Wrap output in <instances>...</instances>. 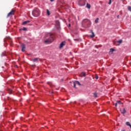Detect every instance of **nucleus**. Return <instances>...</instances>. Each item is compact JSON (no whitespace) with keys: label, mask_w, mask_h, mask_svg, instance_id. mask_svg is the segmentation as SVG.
I'll use <instances>...</instances> for the list:
<instances>
[{"label":"nucleus","mask_w":131,"mask_h":131,"mask_svg":"<svg viewBox=\"0 0 131 131\" xmlns=\"http://www.w3.org/2000/svg\"><path fill=\"white\" fill-rule=\"evenodd\" d=\"M94 96L95 98L98 97V94L96 93L94 94Z\"/></svg>","instance_id":"nucleus-21"},{"label":"nucleus","mask_w":131,"mask_h":131,"mask_svg":"<svg viewBox=\"0 0 131 131\" xmlns=\"http://www.w3.org/2000/svg\"><path fill=\"white\" fill-rule=\"evenodd\" d=\"M115 42H118L119 43H122V40L120 39V40L116 41V42H114V45H115Z\"/></svg>","instance_id":"nucleus-14"},{"label":"nucleus","mask_w":131,"mask_h":131,"mask_svg":"<svg viewBox=\"0 0 131 131\" xmlns=\"http://www.w3.org/2000/svg\"><path fill=\"white\" fill-rule=\"evenodd\" d=\"M86 8H87V9H91V5L89 4V3H87Z\"/></svg>","instance_id":"nucleus-16"},{"label":"nucleus","mask_w":131,"mask_h":131,"mask_svg":"<svg viewBox=\"0 0 131 131\" xmlns=\"http://www.w3.org/2000/svg\"><path fill=\"white\" fill-rule=\"evenodd\" d=\"M55 26L57 30H59L60 29V21H59V20H56L55 21Z\"/></svg>","instance_id":"nucleus-6"},{"label":"nucleus","mask_w":131,"mask_h":131,"mask_svg":"<svg viewBox=\"0 0 131 131\" xmlns=\"http://www.w3.org/2000/svg\"><path fill=\"white\" fill-rule=\"evenodd\" d=\"M28 23H30V20H26L23 23V25H26V24H28Z\"/></svg>","instance_id":"nucleus-13"},{"label":"nucleus","mask_w":131,"mask_h":131,"mask_svg":"<svg viewBox=\"0 0 131 131\" xmlns=\"http://www.w3.org/2000/svg\"><path fill=\"white\" fill-rule=\"evenodd\" d=\"M8 92L9 95H11L12 94V90L11 89H8Z\"/></svg>","instance_id":"nucleus-19"},{"label":"nucleus","mask_w":131,"mask_h":131,"mask_svg":"<svg viewBox=\"0 0 131 131\" xmlns=\"http://www.w3.org/2000/svg\"><path fill=\"white\" fill-rule=\"evenodd\" d=\"M21 51L22 52H25V49H26V46H25V44L22 43L21 44Z\"/></svg>","instance_id":"nucleus-8"},{"label":"nucleus","mask_w":131,"mask_h":131,"mask_svg":"<svg viewBox=\"0 0 131 131\" xmlns=\"http://www.w3.org/2000/svg\"><path fill=\"white\" fill-rule=\"evenodd\" d=\"M47 14L48 16H50V15H51V13L50 12V10H49V9H47Z\"/></svg>","instance_id":"nucleus-17"},{"label":"nucleus","mask_w":131,"mask_h":131,"mask_svg":"<svg viewBox=\"0 0 131 131\" xmlns=\"http://www.w3.org/2000/svg\"><path fill=\"white\" fill-rule=\"evenodd\" d=\"M112 0H109L108 5H111V2Z\"/></svg>","instance_id":"nucleus-25"},{"label":"nucleus","mask_w":131,"mask_h":131,"mask_svg":"<svg viewBox=\"0 0 131 131\" xmlns=\"http://www.w3.org/2000/svg\"><path fill=\"white\" fill-rule=\"evenodd\" d=\"M117 104H118V103L117 102V103H116V104H115V106L116 107V106H117Z\"/></svg>","instance_id":"nucleus-30"},{"label":"nucleus","mask_w":131,"mask_h":131,"mask_svg":"<svg viewBox=\"0 0 131 131\" xmlns=\"http://www.w3.org/2000/svg\"><path fill=\"white\" fill-rule=\"evenodd\" d=\"M127 9L131 12V6H128Z\"/></svg>","instance_id":"nucleus-22"},{"label":"nucleus","mask_w":131,"mask_h":131,"mask_svg":"<svg viewBox=\"0 0 131 131\" xmlns=\"http://www.w3.org/2000/svg\"><path fill=\"white\" fill-rule=\"evenodd\" d=\"M76 85H80V83H79V82L78 81H75L74 82H73V86H74V88H76Z\"/></svg>","instance_id":"nucleus-7"},{"label":"nucleus","mask_w":131,"mask_h":131,"mask_svg":"<svg viewBox=\"0 0 131 131\" xmlns=\"http://www.w3.org/2000/svg\"><path fill=\"white\" fill-rule=\"evenodd\" d=\"M117 17H118V18H119V15H118V16H117Z\"/></svg>","instance_id":"nucleus-33"},{"label":"nucleus","mask_w":131,"mask_h":131,"mask_svg":"<svg viewBox=\"0 0 131 131\" xmlns=\"http://www.w3.org/2000/svg\"><path fill=\"white\" fill-rule=\"evenodd\" d=\"M117 103H118V104H120L121 103V102H120V101H118Z\"/></svg>","instance_id":"nucleus-27"},{"label":"nucleus","mask_w":131,"mask_h":131,"mask_svg":"<svg viewBox=\"0 0 131 131\" xmlns=\"http://www.w3.org/2000/svg\"><path fill=\"white\" fill-rule=\"evenodd\" d=\"M48 84H49V85H51V82H48Z\"/></svg>","instance_id":"nucleus-29"},{"label":"nucleus","mask_w":131,"mask_h":131,"mask_svg":"<svg viewBox=\"0 0 131 131\" xmlns=\"http://www.w3.org/2000/svg\"><path fill=\"white\" fill-rule=\"evenodd\" d=\"M15 10L14 9H12V10L8 13L7 18H9V17H12V16L15 15Z\"/></svg>","instance_id":"nucleus-5"},{"label":"nucleus","mask_w":131,"mask_h":131,"mask_svg":"<svg viewBox=\"0 0 131 131\" xmlns=\"http://www.w3.org/2000/svg\"><path fill=\"white\" fill-rule=\"evenodd\" d=\"M121 113L122 114H125L126 113V110H125V108H123L121 110Z\"/></svg>","instance_id":"nucleus-12"},{"label":"nucleus","mask_w":131,"mask_h":131,"mask_svg":"<svg viewBox=\"0 0 131 131\" xmlns=\"http://www.w3.org/2000/svg\"><path fill=\"white\" fill-rule=\"evenodd\" d=\"M38 60V58H34L32 59V62H37Z\"/></svg>","instance_id":"nucleus-15"},{"label":"nucleus","mask_w":131,"mask_h":131,"mask_svg":"<svg viewBox=\"0 0 131 131\" xmlns=\"http://www.w3.org/2000/svg\"><path fill=\"white\" fill-rule=\"evenodd\" d=\"M95 23H98L99 22V18H97L95 20Z\"/></svg>","instance_id":"nucleus-20"},{"label":"nucleus","mask_w":131,"mask_h":131,"mask_svg":"<svg viewBox=\"0 0 131 131\" xmlns=\"http://www.w3.org/2000/svg\"><path fill=\"white\" fill-rule=\"evenodd\" d=\"M130 123H129V122H126V125H127L128 126L130 125Z\"/></svg>","instance_id":"nucleus-23"},{"label":"nucleus","mask_w":131,"mask_h":131,"mask_svg":"<svg viewBox=\"0 0 131 131\" xmlns=\"http://www.w3.org/2000/svg\"><path fill=\"white\" fill-rule=\"evenodd\" d=\"M91 32L92 35H91L90 36L91 38H94V37H95V33H94V32L92 30H91Z\"/></svg>","instance_id":"nucleus-9"},{"label":"nucleus","mask_w":131,"mask_h":131,"mask_svg":"<svg viewBox=\"0 0 131 131\" xmlns=\"http://www.w3.org/2000/svg\"><path fill=\"white\" fill-rule=\"evenodd\" d=\"M78 4L79 6L82 7L85 6V1L84 0H78Z\"/></svg>","instance_id":"nucleus-4"},{"label":"nucleus","mask_w":131,"mask_h":131,"mask_svg":"<svg viewBox=\"0 0 131 131\" xmlns=\"http://www.w3.org/2000/svg\"><path fill=\"white\" fill-rule=\"evenodd\" d=\"M92 25V23L91 20L88 19H84L82 22V26L84 28H89V27H91V25Z\"/></svg>","instance_id":"nucleus-2"},{"label":"nucleus","mask_w":131,"mask_h":131,"mask_svg":"<svg viewBox=\"0 0 131 131\" xmlns=\"http://www.w3.org/2000/svg\"><path fill=\"white\" fill-rule=\"evenodd\" d=\"M69 26H70V24L69 25Z\"/></svg>","instance_id":"nucleus-35"},{"label":"nucleus","mask_w":131,"mask_h":131,"mask_svg":"<svg viewBox=\"0 0 131 131\" xmlns=\"http://www.w3.org/2000/svg\"><path fill=\"white\" fill-rule=\"evenodd\" d=\"M64 46H65V41H62L60 45V46H59L60 49H62V48H63Z\"/></svg>","instance_id":"nucleus-10"},{"label":"nucleus","mask_w":131,"mask_h":131,"mask_svg":"<svg viewBox=\"0 0 131 131\" xmlns=\"http://www.w3.org/2000/svg\"><path fill=\"white\" fill-rule=\"evenodd\" d=\"M21 30H24L25 31H26V30H27V28L24 27L21 29Z\"/></svg>","instance_id":"nucleus-24"},{"label":"nucleus","mask_w":131,"mask_h":131,"mask_svg":"<svg viewBox=\"0 0 131 131\" xmlns=\"http://www.w3.org/2000/svg\"><path fill=\"white\" fill-rule=\"evenodd\" d=\"M122 131H125L124 130H122Z\"/></svg>","instance_id":"nucleus-34"},{"label":"nucleus","mask_w":131,"mask_h":131,"mask_svg":"<svg viewBox=\"0 0 131 131\" xmlns=\"http://www.w3.org/2000/svg\"><path fill=\"white\" fill-rule=\"evenodd\" d=\"M40 14V11L38 8H35L32 11V15L34 17H38Z\"/></svg>","instance_id":"nucleus-3"},{"label":"nucleus","mask_w":131,"mask_h":131,"mask_svg":"<svg viewBox=\"0 0 131 131\" xmlns=\"http://www.w3.org/2000/svg\"><path fill=\"white\" fill-rule=\"evenodd\" d=\"M7 99H8V100H11V98H10V97H8Z\"/></svg>","instance_id":"nucleus-28"},{"label":"nucleus","mask_w":131,"mask_h":131,"mask_svg":"<svg viewBox=\"0 0 131 131\" xmlns=\"http://www.w3.org/2000/svg\"><path fill=\"white\" fill-rule=\"evenodd\" d=\"M81 76L82 77V76H85V72H82L81 73Z\"/></svg>","instance_id":"nucleus-18"},{"label":"nucleus","mask_w":131,"mask_h":131,"mask_svg":"<svg viewBox=\"0 0 131 131\" xmlns=\"http://www.w3.org/2000/svg\"><path fill=\"white\" fill-rule=\"evenodd\" d=\"M114 51H115V50H114V49L111 48L110 50L109 54L112 55L113 54V52H114Z\"/></svg>","instance_id":"nucleus-11"},{"label":"nucleus","mask_w":131,"mask_h":131,"mask_svg":"<svg viewBox=\"0 0 131 131\" xmlns=\"http://www.w3.org/2000/svg\"><path fill=\"white\" fill-rule=\"evenodd\" d=\"M95 47H97V46H95Z\"/></svg>","instance_id":"nucleus-36"},{"label":"nucleus","mask_w":131,"mask_h":131,"mask_svg":"<svg viewBox=\"0 0 131 131\" xmlns=\"http://www.w3.org/2000/svg\"><path fill=\"white\" fill-rule=\"evenodd\" d=\"M130 128L131 129V124H130L129 125Z\"/></svg>","instance_id":"nucleus-32"},{"label":"nucleus","mask_w":131,"mask_h":131,"mask_svg":"<svg viewBox=\"0 0 131 131\" xmlns=\"http://www.w3.org/2000/svg\"><path fill=\"white\" fill-rule=\"evenodd\" d=\"M46 37V40L45 41V43H52L54 41V35L52 34H48Z\"/></svg>","instance_id":"nucleus-1"},{"label":"nucleus","mask_w":131,"mask_h":131,"mask_svg":"<svg viewBox=\"0 0 131 131\" xmlns=\"http://www.w3.org/2000/svg\"><path fill=\"white\" fill-rule=\"evenodd\" d=\"M55 0H50V2H53V1H54Z\"/></svg>","instance_id":"nucleus-31"},{"label":"nucleus","mask_w":131,"mask_h":131,"mask_svg":"<svg viewBox=\"0 0 131 131\" xmlns=\"http://www.w3.org/2000/svg\"><path fill=\"white\" fill-rule=\"evenodd\" d=\"M95 78L96 79H98V78H99V77L98 76V75L95 76Z\"/></svg>","instance_id":"nucleus-26"}]
</instances>
